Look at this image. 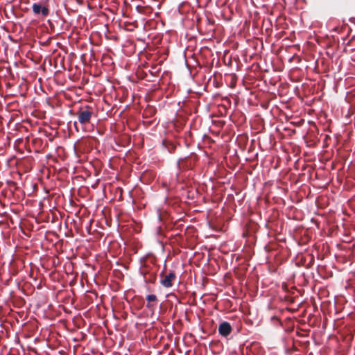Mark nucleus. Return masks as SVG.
Here are the masks:
<instances>
[{
    "label": "nucleus",
    "instance_id": "nucleus-1",
    "mask_svg": "<svg viewBox=\"0 0 355 355\" xmlns=\"http://www.w3.org/2000/svg\"><path fill=\"white\" fill-rule=\"evenodd\" d=\"M86 108V110H80L78 113V121L81 124H87L89 123L92 116V112L90 110V107L87 106Z\"/></svg>",
    "mask_w": 355,
    "mask_h": 355
},
{
    "label": "nucleus",
    "instance_id": "nucleus-2",
    "mask_svg": "<svg viewBox=\"0 0 355 355\" xmlns=\"http://www.w3.org/2000/svg\"><path fill=\"white\" fill-rule=\"evenodd\" d=\"M32 8H33V12H34L35 15L41 14L42 15V17H46L49 14V8L46 6L42 7L39 3H33Z\"/></svg>",
    "mask_w": 355,
    "mask_h": 355
},
{
    "label": "nucleus",
    "instance_id": "nucleus-3",
    "mask_svg": "<svg viewBox=\"0 0 355 355\" xmlns=\"http://www.w3.org/2000/svg\"><path fill=\"white\" fill-rule=\"evenodd\" d=\"M232 331V327L227 322H223L218 327V332L222 336H227Z\"/></svg>",
    "mask_w": 355,
    "mask_h": 355
},
{
    "label": "nucleus",
    "instance_id": "nucleus-4",
    "mask_svg": "<svg viewBox=\"0 0 355 355\" xmlns=\"http://www.w3.org/2000/svg\"><path fill=\"white\" fill-rule=\"evenodd\" d=\"M175 279V274L173 272H169L166 275L162 280L161 284L166 288H170L172 286V282Z\"/></svg>",
    "mask_w": 355,
    "mask_h": 355
},
{
    "label": "nucleus",
    "instance_id": "nucleus-5",
    "mask_svg": "<svg viewBox=\"0 0 355 355\" xmlns=\"http://www.w3.org/2000/svg\"><path fill=\"white\" fill-rule=\"evenodd\" d=\"M146 298V300L148 302H155L157 300V296L155 295H153V294L148 295Z\"/></svg>",
    "mask_w": 355,
    "mask_h": 355
},
{
    "label": "nucleus",
    "instance_id": "nucleus-6",
    "mask_svg": "<svg viewBox=\"0 0 355 355\" xmlns=\"http://www.w3.org/2000/svg\"><path fill=\"white\" fill-rule=\"evenodd\" d=\"M148 308H150V304H147L146 306Z\"/></svg>",
    "mask_w": 355,
    "mask_h": 355
}]
</instances>
